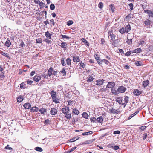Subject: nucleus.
<instances>
[{"instance_id":"1","label":"nucleus","mask_w":153,"mask_h":153,"mask_svg":"<svg viewBox=\"0 0 153 153\" xmlns=\"http://www.w3.org/2000/svg\"><path fill=\"white\" fill-rule=\"evenodd\" d=\"M51 96L53 101L56 104L59 103V99L56 98V93L54 90H52L50 93Z\"/></svg>"},{"instance_id":"2","label":"nucleus","mask_w":153,"mask_h":153,"mask_svg":"<svg viewBox=\"0 0 153 153\" xmlns=\"http://www.w3.org/2000/svg\"><path fill=\"white\" fill-rule=\"evenodd\" d=\"M126 88L125 87L123 86H119L118 89H117V91L120 93H124L126 90Z\"/></svg>"},{"instance_id":"3","label":"nucleus","mask_w":153,"mask_h":153,"mask_svg":"<svg viewBox=\"0 0 153 153\" xmlns=\"http://www.w3.org/2000/svg\"><path fill=\"white\" fill-rule=\"evenodd\" d=\"M70 110L68 106H65V108H62L61 109L62 112L64 114L69 113Z\"/></svg>"},{"instance_id":"4","label":"nucleus","mask_w":153,"mask_h":153,"mask_svg":"<svg viewBox=\"0 0 153 153\" xmlns=\"http://www.w3.org/2000/svg\"><path fill=\"white\" fill-rule=\"evenodd\" d=\"M42 76L39 74L35 75L33 77V80L36 82L39 81L41 79Z\"/></svg>"},{"instance_id":"5","label":"nucleus","mask_w":153,"mask_h":153,"mask_svg":"<svg viewBox=\"0 0 153 153\" xmlns=\"http://www.w3.org/2000/svg\"><path fill=\"white\" fill-rule=\"evenodd\" d=\"M151 22V21L149 19H147V20L143 22V23L145 24V26L147 27H149V28H150L152 27V25H150Z\"/></svg>"},{"instance_id":"6","label":"nucleus","mask_w":153,"mask_h":153,"mask_svg":"<svg viewBox=\"0 0 153 153\" xmlns=\"http://www.w3.org/2000/svg\"><path fill=\"white\" fill-rule=\"evenodd\" d=\"M144 13H147L149 17H153V11L150 10H144Z\"/></svg>"},{"instance_id":"7","label":"nucleus","mask_w":153,"mask_h":153,"mask_svg":"<svg viewBox=\"0 0 153 153\" xmlns=\"http://www.w3.org/2000/svg\"><path fill=\"white\" fill-rule=\"evenodd\" d=\"M142 91H140L138 89H134L133 93L136 96H138L142 94Z\"/></svg>"},{"instance_id":"8","label":"nucleus","mask_w":153,"mask_h":153,"mask_svg":"<svg viewBox=\"0 0 153 153\" xmlns=\"http://www.w3.org/2000/svg\"><path fill=\"white\" fill-rule=\"evenodd\" d=\"M58 111L55 108H52L50 111V114L52 115H55L57 113Z\"/></svg>"},{"instance_id":"9","label":"nucleus","mask_w":153,"mask_h":153,"mask_svg":"<svg viewBox=\"0 0 153 153\" xmlns=\"http://www.w3.org/2000/svg\"><path fill=\"white\" fill-rule=\"evenodd\" d=\"M115 83L114 82H109L106 86L107 88H112L115 86Z\"/></svg>"},{"instance_id":"10","label":"nucleus","mask_w":153,"mask_h":153,"mask_svg":"<svg viewBox=\"0 0 153 153\" xmlns=\"http://www.w3.org/2000/svg\"><path fill=\"white\" fill-rule=\"evenodd\" d=\"M105 80L103 79H99L96 81L97 83L96 84L97 85L100 86L102 85L104 83Z\"/></svg>"},{"instance_id":"11","label":"nucleus","mask_w":153,"mask_h":153,"mask_svg":"<svg viewBox=\"0 0 153 153\" xmlns=\"http://www.w3.org/2000/svg\"><path fill=\"white\" fill-rule=\"evenodd\" d=\"M39 112L42 114H44L47 112V109L45 108L42 107L39 109Z\"/></svg>"},{"instance_id":"12","label":"nucleus","mask_w":153,"mask_h":153,"mask_svg":"<svg viewBox=\"0 0 153 153\" xmlns=\"http://www.w3.org/2000/svg\"><path fill=\"white\" fill-rule=\"evenodd\" d=\"M30 110L32 112H37L39 111V108L36 106H34L32 107Z\"/></svg>"},{"instance_id":"13","label":"nucleus","mask_w":153,"mask_h":153,"mask_svg":"<svg viewBox=\"0 0 153 153\" xmlns=\"http://www.w3.org/2000/svg\"><path fill=\"white\" fill-rule=\"evenodd\" d=\"M53 68L52 67H51L48 71V76H50L52 74L53 72Z\"/></svg>"},{"instance_id":"14","label":"nucleus","mask_w":153,"mask_h":153,"mask_svg":"<svg viewBox=\"0 0 153 153\" xmlns=\"http://www.w3.org/2000/svg\"><path fill=\"white\" fill-rule=\"evenodd\" d=\"M124 29L125 32L128 33L131 30L130 25L129 24L126 25Z\"/></svg>"},{"instance_id":"15","label":"nucleus","mask_w":153,"mask_h":153,"mask_svg":"<svg viewBox=\"0 0 153 153\" xmlns=\"http://www.w3.org/2000/svg\"><path fill=\"white\" fill-rule=\"evenodd\" d=\"M23 106L25 109H29L31 107V105L30 103H25Z\"/></svg>"},{"instance_id":"16","label":"nucleus","mask_w":153,"mask_h":153,"mask_svg":"<svg viewBox=\"0 0 153 153\" xmlns=\"http://www.w3.org/2000/svg\"><path fill=\"white\" fill-rule=\"evenodd\" d=\"M73 61L74 62H79L80 59L79 56H73Z\"/></svg>"},{"instance_id":"17","label":"nucleus","mask_w":153,"mask_h":153,"mask_svg":"<svg viewBox=\"0 0 153 153\" xmlns=\"http://www.w3.org/2000/svg\"><path fill=\"white\" fill-rule=\"evenodd\" d=\"M149 84V81L148 80L144 81L143 82V86L145 88Z\"/></svg>"},{"instance_id":"18","label":"nucleus","mask_w":153,"mask_h":153,"mask_svg":"<svg viewBox=\"0 0 153 153\" xmlns=\"http://www.w3.org/2000/svg\"><path fill=\"white\" fill-rule=\"evenodd\" d=\"M108 38L110 37L111 38H114L116 37V36L114 34L112 31H110L108 32Z\"/></svg>"},{"instance_id":"19","label":"nucleus","mask_w":153,"mask_h":153,"mask_svg":"<svg viewBox=\"0 0 153 153\" xmlns=\"http://www.w3.org/2000/svg\"><path fill=\"white\" fill-rule=\"evenodd\" d=\"M79 113V111L76 108H74L73 109L72 114L73 115L76 114L78 115Z\"/></svg>"},{"instance_id":"20","label":"nucleus","mask_w":153,"mask_h":153,"mask_svg":"<svg viewBox=\"0 0 153 153\" xmlns=\"http://www.w3.org/2000/svg\"><path fill=\"white\" fill-rule=\"evenodd\" d=\"M142 51V50L140 48H138L134 50L133 53H140Z\"/></svg>"},{"instance_id":"21","label":"nucleus","mask_w":153,"mask_h":153,"mask_svg":"<svg viewBox=\"0 0 153 153\" xmlns=\"http://www.w3.org/2000/svg\"><path fill=\"white\" fill-rule=\"evenodd\" d=\"M79 137H75L70 139L69 140V141L70 142H73L79 139Z\"/></svg>"},{"instance_id":"22","label":"nucleus","mask_w":153,"mask_h":153,"mask_svg":"<svg viewBox=\"0 0 153 153\" xmlns=\"http://www.w3.org/2000/svg\"><path fill=\"white\" fill-rule=\"evenodd\" d=\"M23 97L21 95H20L17 98V101L18 102H20L23 100Z\"/></svg>"},{"instance_id":"23","label":"nucleus","mask_w":153,"mask_h":153,"mask_svg":"<svg viewBox=\"0 0 153 153\" xmlns=\"http://www.w3.org/2000/svg\"><path fill=\"white\" fill-rule=\"evenodd\" d=\"M116 101L119 104H121L122 102V98L120 97H117L116 99Z\"/></svg>"},{"instance_id":"24","label":"nucleus","mask_w":153,"mask_h":153,"mask_svg":"<svg viewBox=\"0 0 153 153\" xmlns=\"http://www.w3.org/2000/svg\"><path fill=\"white\" fill-rule=\"evenodd\" d=\"M71 113H67L65 114V117L67 119L69 120L71 118Z\"/></svg>"},{"instance_id":"25","label":"nucleus","mask_w":153,"mask_h":153,"mask_svg":"<svg viewBox=\"0 0 153 153\" xmlns=\"http://www.w3.org/2000/svg\"><path fill=\"white\" fill-rule=\"evenodd\" d=\"M83 117L85 118L86 119H88L89 117V115L86 112H83L82 114Z\"/></svg>"},{"instance_id":"26","label":"nucleus","mask_w":153,"mask_h":153,"mask_svg":"<svg viewBox=\"0 0 153 153\" xmlns=\"http://www.w3.org/2000/svg\"><path fill=\"white\" fill-rule=\"evenodd\" d=\"M11 43L10 40L7 39L5 43V45L7 47H9L11 45Z\"/></svg>"},{"instance_id":"27","label":"nucleus","mask_w":153,"mask_h":153,"mask_svg":"<svg viewBox=\"0 0 153 153\" xmlns=\"http://www.w3.org/2000/svg\"><path fill=\"white\" fill-rule=\"evenodd\" d=\"M66 63L68 65L71 66V60L69 58H67L66 59Z\"/></svg>"},{"instance_id":"28","label":"nucleus","mask_w":153,"mask_h":153,"mask_svg":"<svg viewBox=\"0 0 153 153\" xmlns=\"http://www.w3.org/2000/svg\"><path fill=\"white\" fill-rule=\"evenodd\" d=\"M82 41L85 43V44L88 47L89 46V44L88 42L85 39H81Z\"/></svg>"},{"instance_id":"29","label":"nucleus","mask_w":153,"mask_h":153,"mask_svg":"<svg viewBox=\"0 0 153 153\" xmlns=\"http://www.w3.org/2000/svg\"><path fill=\"white\" fill-rule=\"evenodd\" d=\"M109 6L112 12L113 13H114L115 9L114 5L113 4H111Z\"/></svg>"},{"instance_id":"30","label":"nucleus","mask_w":153,"mask_h":153,"mask_svg":"<svg viewBox=\"0 0 153 153\" xmlns=\"http://www.w3.org/2000/svg\"><path fill=\"white\" fill-rule=\"evenodd\" d=\"M97 121L99 123H101L103 121V119L102 116H100L99 117H98L97 119Z\"/></svg>"},{"instance_id":"31","label":"nucleus","mask_w":153,"mask_h":153,"mask_svg":"<svg viewBox=\"0 0 153 153\" xmlns=\"http://www.w3.org/2000/svg\"><path fill=\"white\" fill-rule=\"evenodd\" d=\"M45 36L46 37L48 38H51V34L48 31H47L45 33Z\"/></svg>"},{"instance_id":"32","label":"nucleus","mask_w":153,"mask_h":153,"mask_svg":"<svg viewBox=\"0 0 153 153\" xmlns=\"http://www.w3.org/2000/svg\"><path fill=\"white\" fill-rule=\"evenodd\" d=\"M65 59L64 58H62L61 59V63L62 65L63 66H65L66 65V64L65 63V61H64Z\"/></svg>"},{"instance_id":"33","label":"nucleus","mask_w":153,"mask_h":153,"mask_svg":"<svg viewBox=\"0 0 153 153\" xmlns=\"http://www.w3.org/2000/svg\"><path fill=\"white\" fill-rule=\"evenodd\" d=\"M93 132L92 131H89L88 132H84L82 133V134L83 136L89 135L91 134H92L93 133Z\"/></svg>"},{"instance_id":"34","label":"nucleus","mask_w":153,"mask_h":153,"mask_svg":"<svg viewBox=\"0 0 153 153\" xmlns=\"http://www.w3.org/2000/svg\"><path fill=\"white\" fill-rule=\"evenodd\" d=\"M39 4L40 9H41L42 8L44 7L45 5V3L42 1L40 2Z\"/></svg>"},{"instance_id":"35","label":"nucleus","mask_w":153,"mask_h":153,"mask_svg":"<svg viewBox=\"0 0 153 153\" xmlns=\"http://www.w3.org/2000/svg\"><path fill=\"white\" fill-rule=\"evenodd\" d=\"M60 73L62 74L63 76L66 75V72L64 68H63L62 70L60 71Z\"/></svg>"},{"instance_id":"36","label":"nucleus","mask_w":153,"mask_h":153,"mask_svg":"<svg viewBox=\"0 0 153 153\" xmlns=\"http://www.w3.org/2000/svg\"><path fill=\"white\" fill-rule=\"evenodd\" d=\"M94 79L93 76H91L89 77L88 79L87 80V81L88 82H91Z\"/></svg>"},{"instance_id":"37","label":"nucleus","mask_w":153,"mask_h":153,"mask_svg":"<svg viewBox=\"0 0 153 153\" xmlns=\"http://www.w3.org/2000/svg\"><path fill=\"white\" fill-rule=\"evenodd\" d=\"M101 62H104L105 64L108 65L109 63V61L106 59H103L102 60H101Z\"/></svg>"},{"instance_id":"38","label":"nucleus","mask_w":153,"mask_h":153,"mask_svg":"<svg viewBox=\"0 0 153 153\" xmlns=\"http://www.w3.org/2000/svg\"><path fill=\"white\" fill-rule=\"evenodd\" d=\"M133 17V16L132 14H129L126 17V19H130L131 18H132Z\"/></svg>"},{"instance_id":"39","label":"nucleus","mask_w":153,"mask_h":153,"mask_svg":"<svg viewBox=\"0 0 153 153\" xmlns=\"http://www.w3.org/2000/svg\"><path fill=\"white\" fill-rule=\"evenodd\" d=\"M111 91L112 93L114 94H117V90L115 88H112L111 89Z\"/></svg>"},{"instance_id":"40","label":"nucleus","mask_w":153,"mask_h":153,"mask_svg":"<svg viewBox=\"0 0 153 153\" xmlns=\"http://www.w3.org/2000/svg\"><path fill=\"white\" fill-rule=\"evenodd\" d=\"M67 44L65 42H62L61 43V47L63 48H66V47Z\"/></svg>"},{"instance_id":"41","label":"nucleus","mask_w":153,"mask_h":153,"mask_svg":"<svg viewBox=\"0 0 153 153\" xmlns=\"http://www.w3.org/2000/svg\"><path fill=\"white\" fill-rule=\"evenodd\" d=\"M35 149L37 151L41 152L43 151L42 149L40 147H37L35 148Z\"/></svg>"},{"instance_id":"42","label":"nucleus","mask_w":153,"mask_h":153,"mask_svg":"<svg viewBox=\"0 0 153 153\" xmlns=\"http://www.w3.org/2000/svg\"><path fill=\"white\" fill-rule=\"evenodd\" d=\"M132 39H127L126 42L128 45H130L132 43Z\"/></svg>"},{"instance_id":"43","label":"nucleus","mask_w":153,"mask_h":153,"mask_svg":"<svg viewBox=\"0 0 153 153\" xmlns=\"http://www.w3.org/2000/svg\"><path fill=\"white\" fill-rule=\"evenodd\" d=\"M136 65L137 66H140L142 65V62L140 61H137L135 63Z\"/></svg>"},{"instance_id":"44","label":"nucleus","mask_w":153,"mask_h":153,"mask_svg":"<svg viewBox=\"0 0 153 153\" xmlns=\"http://www.w3.org/2000/svg\"><path fill=\"white\" fill-rule=\"evenodd\" d=\"M1 54L3 55L4 56L6 57L7 58H9V55L7 53L2 52L1 53Z\"/></svg>"},{"instance_id":"45","label":"nucleus","mask_w":153,"mask_h":153,"mask_svg":"<svg viewBox=\"0 0 153 153\" xmlns=\"http://www.w3.org/2000/svg\"><path fill=\"white\" fill-rule=\"evenodd\" d=\"M50 120L48 119H47L45 121L44 124L45 125H48L50 124Z\"/></svg>"},{"instance_id":"46","label":"nucleus","mask_w":153,"mask_h":153,"mask_svg":"<svg viewBox=\"0 0 153 153\" xmlns=\"http://www.w3.org/2000/svg\"><path fill=\"white\" fill-rule=\"evenodd\" d=\"M138 111H137L136 112H135V113H134V114H132V115H131V116H130L129 117H128V119H131L132 117L133 116H134L135 115L137 114L138 113Z\"/></svg>"},{"instance_id":"47","label":"nucleus","mask_w":153,"mask_h":153,"mask_svg":"<svg viewBox=\"0 0 153 153\" xmlns=\"http://www.w3.org/2000/svg\"><path fill=\"white\" fill-rule=\"evenodd\" d=\"M73 23V21L72 20L68 21L67 22V25L68 26L71 25Z\"/></svg>"},{"instance_id":"48","label":"nucleus","mask_w":153,"mask_h":153,"mask_svg":"<svg viewBox=\"0 0 153 153\" xmlns=\"http://www.w3.org/2000/svg\"><path fill=\"white\" fill-rule=\"evenodd\" d=\"M79 64L80 65L81 67L82 68H84L85 67V64L84 63H83L82 62H81L79 63Z\"/></svg>"},{"instance_id":"49","label":"nucleus","mask_w":153,"mask_h":153,"mask_svg":"<svg viewBox=\"0 0 153 153\" xmlns=\"http://www.w3.org/2000/svg\"><path fill=\"white\" fill-rule=\"evenodd\" d=\"M128 5L130 8V10L131 11L133 10V7H134V5L132 3H130Z\"/></svg>"},{"instance_id":"50","label":"nucleus","mask_w":153,"mask_h":153,"mask_svg":"<svg viewBox=\"0 0 153 153\" xmlns=\"http://www.w3.org/2000/svg\"><path fill=\"white\" fill-rule=\"evenodd\" d=\"M55 8V6L53 4H51L50 6V9L51 10H53Z\"/></svg>"},{"instance_id":"51","label":"nucleus","mask_w":153,"mask_h":153,"mask_svg":"<svg viewBox=\"0 0 153 153\" xmlns=\"http://www.w3.org/2000/svg\"><path fill=\"white\" fill-rule=\"evenodd\" d=\"M103 6V3L102 2H99L98 4V7L100 8H102Z\"/></svg>"},{"instance_id":"52","label":"nucleus","mask_w":153,"mask_h":153,"mask_svg":"<svg viewBox=\"0 0 153 153\" xmlns=\"http://www.w3.org/2000/svg\"><path fill=\"white\" fill-rule=\"evenodd\" d=\"M90 121L92 122H95L96 120V119L94 117H92L90 118Z\"/></svg>"},{"instance_id":"53","label":"nucleus","mask_w":153,"mask_h":153,"mask_svg":"<svg viewBox=\"0 0 153 153\" xmlns=\"http://www.w3.org/2000/svg\"><path fill=\"white\" fill-rule=\"evenodd\" d=\"M109 111H110V113L115 114L117 110L114 109H110Z\"/></svg>"},{"instance_id":"54","label":"nucleus","mask_w":153,"mask_h":153,"mask_svg":"<svg viewBox=\"0 0 153 153\" xmlns=\"http://www.w3.org/2000/svg\"><path fill=\"white\" fill-rule=\"evenodd\" d=\"M19 41H20V44L19 45L20 46H21V47H23L24 46H25V44L24 43V42H23L21 40L20 41L19 40Z\"/></svg>"},{"instance_id":"55","label":"nucleus","mask_w":153,"mask_h":153,"mask_svg":"<svg viewBox=\"0 0 153 153\" xmlns=\"http://www.w3.org/2000/svg\"><path fill=\"white\" fill-rule=\"evenodd\" d=\"M5 77V76L4 75V73L3 72H1L0 75V77L1 78L4 79V78Z\"/></svg>"},{"instance_id":"56","label":"nucleus","mask_w":153,"mask_h":153,"mask_svg":"<svg viewBox=\"0 0 153 153\" xmlns=\"http://www.w3.org/2000/svg\"><path fill=\"white\" fill-rule=\"evenodd\" d=\"M26 85V84L25 82H22L20 84V88H23L24 86Z\"/></svg>"},{"instance_id":"57","label":"nucleus","mask_w":153,"mask_h":153,"mask_svg":"<svg viewBox=\"0 0 153 153\" xmlns=\"http://www.w3.org/2000/svg\"><path fill=\"white\" fill-rule=\"evenodd\" d=\"M124 101L126 103H127L128 102V97L127 96H125V97Z\"/></svg>"},{"instance_id":"58","label":"nucleus","mask_w":153,"mask_h":153,"mask_svg":"<svg viewBox=\"0 0 153 153\" xmlns=\"http://www.w3.org/2000/svg\"><path fill=\"white\" fill-rule=\"evenodd\" d=\"M119 31V32H120L122 34L124 33L125 32V29L123 27Z\"/></svg>"},{"instance_id":"59","label":"nucleus","mask_w":153,"mask_h":153,"mask_svg":"<svg viewBox=\"0 0 153 153\" xmlns=\"http://www.w3.org/2000/svg\"><path fill=\"white\" fill-rule=\"evenodd\" d=\"M10 145L8 144L7 145V146L4 148V149H8L9 150H12L13 148L11 147H9Z\"/></svg>"},{"instance_id":"60","label":"nucleus","mask_w":153,"mask_h":153,"mask_svg":"<svg viewBox=\"0 0 153 153\" xmlns=\"http://www.w3.org/2000/svg\"><path fill=\"white\" fill-rule=\"evenodd\" d=\"M145 43V41L143 40H140L138 42L139 45H143Z\"/></svg>"},{"instance_id":"61","label":"nucleus","mask_w":153,"mask_h":153,"mask_svg":"<svg viewBox=\"0 0 153 153\" xmlns=\"http://www.w3.org/2000/svg\"><path fill=\"white\" fill-rule=\"evenodd\" d=\"M147 137V134L146 133H145L143 135V140L145 139Z\"/></svg>"},{"instance_id":"62","label":"nucleus","mask_w":153,"mask_h":153,"mask_svg":"<svg viewBox=\"0 0 153 153\" xmlns=\"http://www.w3.org/2000/svg\"><path fill=\"white\" fill-rule=\"evenodd\" d=\"M146 128V126H141L140 127H139V129H141L142 130H145Z\"/></svg>"},{"instance_id":"63","label":"nucleus","mask_w":153,"mask_h":153,"mask_svg":"<svg viewBox=\"0 0 153 153\" xmlns=\"http://www.w3.org/2000/svg\"><path fill=\"white\" fill-rule=\"evenodd\" d=\"M42 42V39H36V43H40Z\"/></svg>"},{"instance_id":"64","label":"nucleus","mask_w":153,"mask_h":153,"mask_svg":"<svg viewBox=\"0 0 153 153\" xmlns=\"http://www.w3.org/2000/svg\"><path fill=\"white\" fill-rule=\"evenodd\" d=\"M120 133V132L119 130L115 131H114L113 132V134H119Z\"/></svg>"}]
</instances>
